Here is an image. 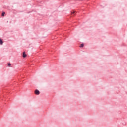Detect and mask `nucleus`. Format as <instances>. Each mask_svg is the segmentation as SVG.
<instances>
[{
  "label": "nucleus",
  "mask_w": 127,
  "mask_h": 127,
  "mask_svg": "<svg viewBox=\"0 0 127 127\" xmlns=\"http://www.w3.org/2000/svg\"><path fill=\"white\" fill-rule=\"evenodd\" d=\"M40 93V92L38 91V90H36L35 91V93L36 94V95H39Z\"/></svg>",
  "instance_id": "f257e3e1"
},
{
  "label": "nucleus",
  "mask_w": 127,
  "mask_h": 127,
  "mask_svg": "<svg viewBox=\"0 0 127 127\" xmlns=\"http://www.w3.org/2000/svg\"><path fill=\"white\" fill-rule=\"evenodd\" d=\"M27 56V55L25 54V52H23V57L24 58H25V57H26Z\"/></svg>",
  "instance_id": "f03ea898"
},
{
  "label": "nucleus",
  "mask_w": 127,
  "mask_h": 127,
  "mask_svg": "<svg viewBox=\"0 0 127 127\" xmlns=\"http://www.w3.org/2000/svg\"><path fill=\"white\" fill-rule=\"evenodd\" d=\"M0 44L1 45H2V44H3V42L2 41V40L1 39H0Z\"/></svg>",
  "instance_id": "7ed1b4c3"
},
{
  "label": "nucleus",
  "mask_w": 127,
  "mask_h": 127,
  "mask_svg": "<svg viewBox=\"0 0 127 127\" xmlns=\"http://www.w3.org/2000/svg\"><path fill=\"white\" fill-rule=\"evenodd\" d=\"M76 12L75 11H73V12H71V15L72 14H76Z\"/></svg>",
  "instance_id": "20e7f679"
},
{
  "label": "nucleus",
  "mask_w": 127,
  "mask_h": 127,
  "mask_svg": "<svg viewBox=\"0 0 127 127\" xmlns=\"http://www.w3.org/2000/svg\"><path fill=\"white\" fill-rule=\"evenodd\" d=\"M4 14H5V12H3L2 13V16H4Z\"/></svg>",
  "instance_id": "39448f33"
},
{
  "label": "nucleus",
  "mask_w": 127,
  "mask_h": 127,
  "mask_svg": "<svg viewBox=\"0 0 127 127\" xmlns=\"http://www.w3.org/2000/svg\"><path fill=\"white\" fill-rule=\"evenodd\" d=\"M80 47H84V44H81V45L80 46Z\"/></svg>",
  "instance_id": "423d86ee"
},
{
  "label": "nucleus",
  "mask_w": 127,
  "mask_h": 127,
  "mask_svg": "<svg viewBox=\"0 0 127 127\" xmlns=\"http://www.w3.org/2000/svg\"><path fill=\"white\" fill-rule=\"evenodd\" d=\"M11 64H10V63H9L8 64V66H10Z\"/></svg>",
  "instance_id": "0eeeda50"
}]
</instances>
